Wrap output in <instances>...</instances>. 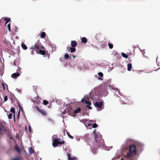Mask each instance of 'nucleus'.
Instances as JSON below:
<instances>
[{"instance_id": "obj_1", "label": "nucleus", "mask_w": 160, "mask_h": 160, "mask_svg": "<svg viewBox=\"0 0 160 160\" xmlns=\"http://www.w3.org/2000/svg\"><path fill=\"white\" fill-rule=\"evenodd\" d=\"M137 154L136 146L134 144H132L130 146L129 152L127 154V157L128 158L136 155Z\"/></svg>"}, {"instance_id": "obj_2", "label": "nucleus", "mask_w": 160, "mask_h": 160, "mask_svg": "<svg viewBox=\"0 0 160 160\" xmlns=\"http://www.w3.org/2000/svg\"><path fill=\"white\" fill-rule=\"evenodd\" d=\"M55 135H53L52 137V145L53 147L55 148L58 147V145H63L65 143V142L63 140H61L60 138H54Z\"/></svg>"}, {"instance_id": "obj_3", "label": "nucleus", "mask_w": 160, "mask_h": 160, "mask_svg": "<svg viewBox=\"0 0 160 160\" xmlns=\"http://www.w3.org/2000/svg\"><path fill=\"white\" fill-rule=\"evenodd\" d=\"M94 134V138L95 139V141L97 143L99 146H101L103 144V141L102 140H98V134L95 132V130L93 132Z\"/></svg>"}, {"instance_id": "obj_4", "label": "nucleus", "mask_w": 160, "mask_h": 160, "mask_svg": "<svg viewBox=\"0 0 160 160\" xmlns=\"http://www.w3.org/2000/svg\"><path fill=\"white\" fill-rule=\"evenodd\" d=\"M36 52L38 54H40L43 55H46L47 56L48 58L50 57V55L48 54V52H46L44 50H42L40 49L36 50Z\"/></svg>"}, {"instance_id": "obj_5", "label": "nucleus", "mask_w": 160, "mask_h": 160, "mask_svg": "<svg viewBox=\"0 0 160 160\" xmlns=\"http://www.w3.org/2000/svg\"><path fill=\"white\" fill-rule=\"evenodd\" d=\"M41 43L39 41H38L35 44L33 47H32V49H34L35 50H38L40 49V47Z\"/></svg>"}, {"instance_id": "obj_6", "label": "nucleus", "mask_w": 160, "mask_h": 160, "mask_svg": "<svg viewBox=\"0 0 160 160\" xmlns=\"http://www.w3.org/2000/svg\"><path fill=\"white\" fill-rule=\"evenodd\" d=\"M36 108L37 111L39 112L42 115H46L47 113L45 110L42 109H40L38 106H36Z\"/></svg>"}, {"instance_id": "obj_7", "label": "nucleus", "mask_w": 160, "mask_h": 160, "mask_svg": "<svg viewBox=\"0 0 160 160\" xmlns=\"http://www.w3.org/2000/svg\"><path fill=\"white\" fill-rule=\"evenodd\" d=\"M103 102L102 101L96 102L94 104V105L96 107L99 108H101Z\"/></svg>"}, {"instance_id": "obj_8", "label": "nucleus", "mask_w": 160, "mask_h": 160, "mask_svg": "<svg viewBox=\"0 0 160 160\" xmlns=\"http://www.w3.org/2000/svg\"><path fill=\"white\" fill-rule=\"evenodd\" d=\"M5 129L3 123L2 122H0V135H2L3 133L2 131L4 130Z\"/></svg>"}, {"instance_id": "obj_9", "label": "nucleus", "mask_w": 160, "mask_h": 160, "mask_svg": "<svg viewBox=\"0 0 160 160\" xmlns=\"http://www.w3.org/2000/svg\"><path fill=\"white\" fill-rule=\"evenodd\" d=\"M20 75V74L18 72L12 74L11 75V77L12 78H16L18 77Z\"/></svg>"}, {"instance_id": "obj_10", "label": "nucleus", "mask_w": 160, "mask_h": 160, "mask_svg": "<svg viewBox=\"0 0 160 160\" xmlns=\"http://www.w3.org/2000/svg\"><path fill=\"white\" fill-rule=\"evenodd\" d=\"M77 45V42L75 41H72L71 42V46L72 48H75Z\"/></svg>"}, {"instance_id": "obj_11", "label": "nucleus", "mask_w": 160, "mask_h": 160, "mask_svg": "<svg viewBox=\"0 0 160 160\" xmlns=\"http://www.w3.org/2000/svg\"><path fill=\"white\" fill-rule=\"evenodd\" d=\"M84 102V103L88 105H91V103L90 102H89V101L87 100V99L84 100V99H82V102Z\"/></svg>"}, {"instance_id": "obj_12", "label": "nucleus", "mask_w": 160, "mask_h": 160, "mask_svg": "<svg viewBox=\"0 0 160 160\" xmlns=\"http://www.w3.org/2000/svg\"><path fill=\"white\" fill-rule=\"evenodd\" d=\"M67 155L68 160H75L76 159V158L75 157L72 158L71 157L70 154L69 153H67Z\"/></svg>"}, {"instance_id": "obj_13", "label": "nucleus", "mask_w": 160, "mask_h": 160, "mask_svg": "<svg viewBox=\"0 0 160 160\" xmlns=\"http://www.w3.org/2000/svg\"><path fill=\"white\" fill-rule=\"evenodd\" d=\"M132 68V64L131 63H129L128 64V70L130 71H131Z\"/></svg>"}, {"instance_id": "obj_14", "label": "nucleus", "mask_w": 160, "mask_h": 160, "mask_svg": "<svg viewBox=\"0 0 160 160\" xmlns=\"http://www.w3.org/2000/svg\"><path fill=\"white\" fill-rule=\"evenodd\" d=\"M80 111L81 109L80 108H78L74 111V113L75 114H77L79 112H80Z\"/></svg>"}, {"instance_id": "obj_15", "label": "nucleus", "mask_w": 160, "mask_h": 160, "mask_svg": "<svg viewBox=\"0 0 160 160\" xmlns=\"http://www.w3.org/2000/svg\"><path fill=\"white\" fill-rule=\"evenodd\" d=\"M10 111H11L14 114V121H15V108H12L10 109Z\"/></svg>"}, {"instance_id": "obj_16", "label": "nucleus", "mask_w": 160, "mask_h": 160, "mask_svg": "<svg viewBox=\"0 0 160 160\" xmlns=\"http://www.w3.org/2000/svg\"><path fill=\"white\" fill-rule=\"evenodd\" d=\"M81 41L82 42L85 43L87 42V40L86 38L84 37L82 38Z\"/></svg>"}, {"instance_id": "obj_17", "label": "nucleus", "mask_w": 160, "mask_h": 160, "mask_svg": "<svg viewBox=\"0 0 160 160\" xmlns=\"http://www.w3.org/2000/svg\"><path fill=\"white\" fill-rule=\"evenodd\" d=\"M29 153L30 154H32L34 152V150L32 147H29L28 148Z\"/></svg>"}, {"instance_id": "obj_18", "label": "nucleus", "mask_w": 160, "mask_h": 160, "mask_svg": "<svg viewBox=\"0 0 160 160\" xmlns=\"http://www.w3.org/2000/svg\"><path fill=\"white\" fill-rule=\"evenodd\" d=\"M69 49L70 50V52L72 53L73 52H75L76 49L74 48L70 47Z\"/></svg>"}, {"instance_id": "obj_19", "label": "nucleus", "mask_w": 160, "mask_h": 160, "mask_svg": "<svg viewBox=\"0 0 160 160\" xmlns=\"http://www.w3.org/2000/svg\"><path fill=\"white\" fill-rule=\"evenodd\" d=\"M10 18H5L4 20L6 21L5 24L8 23L10 21Z\"/></svg>"}, {"instance_id": "obj_20", "label": "nucleus", "mask_w": 160, "mask_h": 160, "mask_svg": "<svg viewBox=\"0 0 160 160\" xmlns=\"http://www.w3.org/2000/svg\"><path fill=\"white\" fill-rule=\"evenodd\" d=\"M46 36V33L44 32H42L41 34V37L42 38H45Z\"/></svg>"}, {"instance_id": "obj_21", "label": "nucleus", "mask_w": 160, "mask_h": 160, "mask_svg": "<svg viewBox=\"0 0 160 160\" xmlns=\"http://www.w3.org/2000/svg\"><path fill=\"white\" fill-rule=\"evenodd\" d=\"M22 47L24 50H26L27 48V46L24 43H22L21 45Z\"/></svg>"}, {"instance_id": "obj_22", "label": "nucleus", "mask_w": 160, "mask_h": 160, "mask_svg": "<svg viewBox=\"0 0 160 160\" xmlns=\"http://www.w3.org/2000/svg\"><path fill=\"white\" fill-rule=\"evenodd\" d=\"M122 56L125 58H128V56L124 53H122Z\"/></svg>"}, {"instance_id": "obj_23", "label": "nucleus", "mask_w": 160, "mask_h": 160, "mask_svg": "<svg viewBox=\"0 0 160 160\" xmlns=\"http://www.w3.org/2000/svg\"><path fill=\"white\" fill-rule=\"evenodd\" d=\"M64 58L65 59H68L69 58V56L68 54H66L64 56Z\"/></svg>"}, {"instance_id": "obj_24", "label": "nucleus", "mask_w": 160, "mask_h": 160, "mask_svg": "<svg viewBox=\"0 0 160 160\" xmlns=\"http://www.w3.org/2000/svg\"><path fill=\"white\" fill-rule=\"evenodd\" d=\"M108 45L110 49H112L113 47V45L112 44L110 43L109 42L108 43Z\"/></svg>"}, {"instance_id": "obj_25", "label": "nucleus", "mask_w": 160, "mask_h": 160, "mask_svg": "<svg viewBox=\"0 0 160 160\" xmlns=\"http://www.w3.org/2000/svg\"><path fill=\"white\" fill-rule=\"evenodd\" d=\"M19 108L20 110H21L22 111V107H21V106H20V105L19 104ZM20 111H19L18 112V117L19 116V114H20Z\"/></svg>"}, {"instance_id": "obj_26", "label": "nucleus", "mask_w": 160, "mask_h": 160, "mask_svg": "<svg viewBox=\"0 0 160 160\" xmlns=\"http://www.w3.org/2000/svg\"><path fill=\"white\" fill-rule=\"evenodd\" d=\"M48 102L46 100H43V104L44 105H47L48 104Z\"/></svg>"}, {"instance_id": "obj_27", "label": "nucleus", "mask_w": 160, "mask_h": 160, "mask_svg": "<svg viewBox=\"0 0 160 160\" xmlns=\"http://www.w3.org/2000/svg\"><path fill=\"white\" fill-rule=\"evenodd\" d=\"M98 127V125L96 123H94L92 125V127L93 128H96Z\"/></svg>"}, {"instance_id": "obj_28", "label": "nucleus", "mask_w": 160, "mask_h": 160, "mask_svg": "<svg viewBox=\"0 0 160 160\" xmlns=\"http://www.w3.org/2000/svg\"><path fill=\"white\" fill-rule=\"evenodd\" d=\"M7 27H8V29L9 31H11V29H10L11 25H10V24L9 23V24H8V25H7Z\"/></svg>"}, {"instance_id": "obj_29", "label": "nucleus", "mask_w": 160, "mask_h": 160, "mask_svg": "<svg viewBox=\"0 0 160 160\" xmlns=\"http://www.w3.org/2000/svg\"><path fill=\"white\" fill-rule=\"evenodd\" d=\"M98 74L99 76L101 77H102L103 76V74L102 72H98Z\"/></svg>"}, {"instance_id": "obj_30", "label": "nucleus", "mask_w": 160, "mask_h": 160, "mask_svg": "<svg viewBox=\"0 0 160 160\" xmlns=\"http://www.w3.org/2000/svg\"><path fill=\"white\" fill-rule=\"evenodd\" d=\"M15 148L16 150L18 151V152H20V149L17 146H16L15 147Z\"/></svg>"}, {"instance_id": "obj_31", "label": "nucleus", "mask_w": 160, "mask_h": 160, "mask_svg": "<svg viewBox=\"0 0 160 160\" xmlns=\"http://www.w3.org/2000/svg\"><path fill=\"white\" fill-rule=\"evenodd\" d=\"M12 113H10L8 115V118L9 119H11L12 118Z\"/></svg>"}, {"instance_id": "obj_32", "label": "nucleus", "mask_w": 160, "mask_h": 160, "mask_svg": "<svg viewBox=\"0 0 160 160\" xmlns=\"http://www.w3.org/2000/svg\"><path fill=\"white\" fill-rule=\"evenodd\" d=\"M4 101L5 102H6V101L7 100H8V97H7V96L6 95L4 97Z\"/></svg>"}, {"instance_id": "obj_33", "label": "nucleus", "mask_w": 160, "mask_h": 160, "mask_svg": "<svg viewBox=\"0 0 160 160\" xmlns=\"http://www.w3.org/2000/svg\"><path fill=\"white\" fill-rule=\"evenodd\" d=\"M67 135L71 139L73 138V137L71 136L68 133H67Z\"/></svg>"}, {"instance_id": "obj_34", "label": "nucleus", "mask_w": 160, "mask_h": 160, "mask_svg": "<svg viewBox=\"0 0 160 160\" xmlns=\"http://www.w3.org/2000/svg\"><path fill=\"white\" fill-rule=\"evenodd\" d=\"M1 84H2V87H3V89L5 90V86H4V84L2 83H1Z\"/></svg>"}, {"instance_id": "obj_35", "label": "nucleus", "mask_w": 160, "mask_h": 160, "mask_svg": "<svg viewBox=\"0 0 160 160\" xmlns=\"http://www.w3.org/2000/svg\"><path fill=\"white\" fill-rule=\"evenodd\" d=\"M12 160H19V159L18 158H13L12 159Z\"/></svg>"}, {"instance_id": "obj_36", "label": "nucleus", "mask_w": 160, "mask_h": 160, "mask_svg": "<svg viewBox=\"0 0 160 160\" xmlns=\"http://www.w3.org/2000/svg\"><path fill=\"white\" fill-rule=\"evenodd\" d=\"M101 33H98V34H97L96 35V36H98V35H99L100 36H101Z\"/></svg>"}, {"instance_id": "obj_37", "label": "nucleus", "mask_w": 160, "mask_h": 160, "mask_svg": "<svg viewBox=\"0 0 160 160\" xmlns=\"http://www.w3.org/2000/svg\"><path fill=\"white\" fill-rule=\"evenodd\" d=\"M87 108L89 109H92V108L91 107H90V106H87Z\"/></svg>"}, {"instance_id": "obj_38", "label": "nucleus", "mask_w": 160, "mask_h": 160, "mask_svg": "<svg viewBox=\"0 0 160 160\" xmlns=\"http://www.w3.org/2000/svg\"><path fill=\"white\" fill-rule=\"evenodd\" d=\"M92 125V124L90 123H88V126L89 127L91 126Z\"/></svg>"}, {"instance_id": "obj_39", "label": "nucleus", "mask_w": 160, "mask_h": 160, "mask_svg": "<svg viewBox=\"0 0 160 160\" xmlns=\"http://www.w3.org/2000/svg\"><path fill=\"white\" fill-rule=\"evenodd\" d=\"M41 48L42 49H44V47L43 46H42V47H41Z\"/></svg>"}, {"instance_id": "obj_40", "label": "nucleus", "mask_w": 160, "mask_h": 160, "mask_svg": "<svg viewBox=\"0 0 160 160\" xmlns=\"http://www.w3.org/2000/svg\"><path fill=\"white\" fill-rule=\"evenodd\" d=\"M72 57L74 58H76V56L74 55H73L72 56Z\"/></svg>"}, {"instance_id": "obj_41", "label": "nucleus", "mask_w": 160, "mask_h": 160, "mask_svg": "<svg viewBox=\"0 0 160 160\" xmlns=\"http://www.w3.org/2000/svg\"><path fill=\"white\" fill-rule=\"evenodd\" d=\"M29 131L30 132H31V129L30 128V127H29Z\"/></svg>"}, {"instance_id": "obj_42", "label": "nucleus", "mask_w": 160, "mask_h": 160, "mask_svg": "<svg viewBox=\"0 0 160 160\" xmlns=\"http://www.w3.org/2000/svg\"><path fill=\"white\" fill-rule=\"evenodd\" d=\"M32 53H33V51H32Z\"/></svg>"}, {"instance_id": "obj_43", "label": "nucleus", "mask_w": 160, "mask_h": 160, "mask_svg": "<svg viewBox=\"0 0 160 160\" xmlns=\"http://www.w3.org/2000/svg\"><path fill=\"white\" fill-rule=\"evenodd\" d=\"M1 21L0 20V23H1Z\"/></svg>"}]
</instances>
